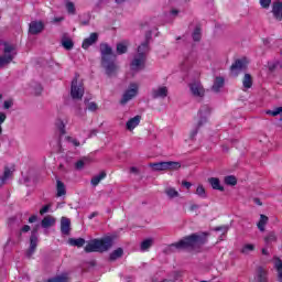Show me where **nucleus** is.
Wrapping results in <instances>:
<instances>
[{
    "instance_id": "f8f14e48",
    "label": "nucleus",
    "mask_w": 282,
    "mask_h": 282,
    "mask_svg": "<svg viewBox=\"0 0 282 282\" xmlns=\"http://www.w3.org/2000/svg\"><path fill=\"white\" fill-rule=\"evenodd\" d=\"M149 41H151V34H147L144 42L139 45L137 56H145L147 58V54L150 52Z\"/></svg>"
},
{
    "instance_id": "dca6fc26",
    "label": "nucleus",
    "mask_w": 282,
    "mask_h": 282,
    "mask_svg": "<svg viewBox=\"0 0 282 282\" xmlns=\"http://www.w3.org/2000/svg\"><path fill=\"white\" fill-rule=\"evenodd\" d=\"M72 230V220L67 217H62L61 219V232L62 235H69Z\"/></svg>"
},
{
    "instance_id": "4d7b16f0",
    "label": "nucleus",
    "mask_w": 282,
    "mask_h": 282,
    "mask_svg": "<svg viewBox=\"0 0 282 282\" xmlns=\"http://www.w3.org/2000/svg\"><path fill=\"white\" fill-rule=\"evenodd\" d=\"M3 107H4V109H10V107H12V100H6L3 102Z\"/></svg>"
},
{
    "instance_id": "6e6d98bb",
    "label": "nucleus",
    "mask_w": 282,
    "mask_h": 282,
    "mask_svg": "<svg viewBox=\"0 0 282 282\" xmlns=\"http://www.w3.org/2000/svg\"><path fill=\"white\" fill-rule=\"evenodd\" d=\"M219 230H223L224 232H228V227L227 226H221V227H216L215 231L219 232Z\"/></svg>"
},
{
    "instance_id": "423d86ee",
    "label": "nucleus",
    "mask_w": 282,
    "mask_h": 282,
    "mask_svg": "<svg viewBox=\"0 0 282 282\" xmlns=\"http://www.w3.org/2000/svg\"><path fill=\"white\" fill-rule=\"evenodd\" d=\"M70 96L73 100H82L85 96V87L83 83H78V77H75L72 82Z\"/></svg>"
},
{
    "instance_id": "4be33fe9",
    "label": "nucleus",
    "mask_w": 282,
    "mask_h": 282,
    "mask_svg": "<svg viewBox=\"0 0 282 282\" xmlns=\"http://www.w3.org/2000/svg\"><path fill=\"white\" fill-rule=\"evenodd\" d=\"M257 282H268V271L263 267L257 269Z\"/></svg>"
},
{
    "instance_id": "20e7f679",
    "label": "nucleus",
    "mask_w": 282,
    "mask_h": 282,
    "mask_svg": "<svg viewBox=\"0 0 282 282\" xmlns=\"http://www.w3.org/2000/svg\"><path fill=\"white\" fill-rule=\"evenodd\" d=\"M1 45H3L4 48L3 54L0 56V69L3 67H8V65H10V63H12L14 61V57L17 56L14 45L0 40V46Z\"/></svg>"
},
{
    "instance_id": "cd10ccee",
    "label": "nucleus",
    "mask_w": 282,
    "mask_h": 282,
    "mask_svg": "<svg viewBox=\"0 0 282 282\" xmlns=\"http://www.w3.org/2000/svg\"><path fill=\"white\" fill-rule=\"evenodd\" d=\"M69 246H75L76 248H83L85 246V238H69Z\"/></svg>"
},
{
    "instance_id": "c756f323",
    "label": "nucleus",
    "mask_w": 282,
    "mask_h": 282,
    "mask_svg": "<svg viewBox=\"0 0 282 282\" xmlns=\"http://www.w3.org/2000/svg\"><path fill=\"white\" fill-rule=\"evenodd\" d=\"M56 191L57 197H63V195H66L67 191L65 189V183L62 181H57Z\"/></svg>"
},
{
    "instance_id": "412c9836",
    "label": "nucleus",
    "mask_w": 282,
    "mask_h": 282,
    "mask_svg": "<svg viewBox=\"0 0 282 282\" xmlns=\"http://www.w3.org/2000/svg\"><path fill=\"white\" fill-rule=\"evenodd\" d=\"M268 221H270V218L261 214L260 220L257 223V228L260 230V232H265V226H268Z\"/></svg>"
},
{
    "instance_id": "f257e3e1",
    "label": "nucleus",
    "mask_w": 282,
    "mask_h": 282,
    "mask_svg": "<svg viewBox=\"0 0 282 282\" xmlns=\"http://www.w3.org/2000/svg\"><path fill=\"white\" fill-rule=\"evenodd\" d=\"M208 242V232L192 234L184 237L178 242L172 243L165 248V254H172V252H178L180 250H194L199 252L202 246Z\"/></svg>"
},
{
    "instance_id": "09e8293b",
    "label": "nucleus",
    "mask_w": 282,
    "mask_h": 282,
    "mask_svg": "<svg viewBox=\"0 0 282 282\" xmlns=\"http://www.w3.org/2000/svg\"><path fill=\"white\" fill-rule=\"evenodd\" d=\"M270 3H272V0H260L262 8H270Z\"/></svg>"
},
{
    "instance_id": "c03bdc74",
    "label": "nucleus",
    "mask_w": 282,
    "mask_h": 282,
    "mask_svg": "<svg viewBox=\"0 0 282 282\" xmlns=\"http://www.w3.org/2000/svg\"><path fill=\"white\" fill-rule=\"evenodd\" d=\"M66 10L69 14H76V7H74V2L66 3Z\"/></svg>"
},
{
    "instance_id": "9d476101",
    "label": "nucleus",
    "mask_w": 282,
    "mask_h": 282,
    "mask_svg": "<svg viewBox=\"0 0 282 282\" xmlns=\"http://www.w3.org/2000/svg\"><path fill=\"white\" fill-rule=\"evenodd\" d=\"M189 90L194 98H204V96H206V89H204L200 82L189 84Z\"/></svg>"
},
{
    "instance_id": "338daca9",
    "label": "nucleus",
    "mask_w": 282,
    "mask_h": 282,
    "mask_svg": "<svg viewBox=\"0 0 282 282\" xmlns=\"http://www.w3.org/2000/svg\"><path fill=\"white\" fill-rule=\"evenodd\" d=\"M130 173H138V167L135 166L130 167Z\"/></svg>"
},
{
    "instance_id": "69168bd1",
    "label": "nucleus",
    "mask_w": 282,
    "mask_h": 282,
    "mask_svg": "<svg viewBox=\"0 0 282 282\" xmlns=\"http://www.w3.org/2000/svg\"><path fill=\"white\" fill-rule=\"evenodd\" d=\"M94 217H98V212H94L88 216V219H94Z\"/></svg>"
},
{
    "instance_id": "a878e982",
    "label": "nucleus",
    "mask_w": 282,
    "mask_h": 282,
    "mask_svg": "<svg viewBox=\"0 0 282 282\" xmlns=\"http://www.w3.org/2000/svg\"><path fill=\"white\" fill-rule=\"evenodd\" d=\"M208 182H209L212 188H214V191L224 192V186H221V182L219 181V178L210 177V178H208Z\"/></svg>"
},
{
    "instance_id": "58836bf2",
    "label": "nucleus",
    "mask_w": 282,
    "mask_h": 282,
    "mask_svg": "<svg viewBox=\"0 0 282 282\" xmlns=\"http://www.w3.org/2000/svg\"><path fill=\"white\" fill-rule=\"evenodd\" d=\"M196 195H198V197H202L203 199H206L207 195H206V189L204 188L203 185H198L196 188Z\"/></svg>"
},
{
    "instance_id": "bf43d9fd",
    "label": "nucleus",
    "mask_w": 282,
    "mask_h": 282,
    "mask_svg": "<svg viewBox=\"0 0 282 282\" xmlns=\"http://www.w3.org/2000/svg\"><path fill=\"white\" fill-rule=\"evenodd\" d=\"M170 14H172V17H177V15L180 14V10H177V9H172V10L170 11Z\"/></svg>"
},
{
    "instance_id": "39448f33",
    "label": "nucleus",
    "mask_w": 282,
    "mask_h": 282,
    "mask_svg": "<svg viewBox=\"0 0 282 282\" xmlns=\"http://www.w3.org/2000/svg\"><path fill=\"white\" fill-rule=\"evenodd\" d=\"M149 166L152 171H180V169H182V163L177 161H162L150 163Z\"/></svg>"
},
{
    "instance_id": "3c124183",
    "label": "nucleus",
    "mask_w": 282,
    "mask_h": 282,
    "mask_svg": "<svg viewBox=\"0 0 282 282\" xmlns=\"http://www.w3.org/2000/svg\"><path fill=\"white\" fill-rule=\"evenodd\" d=\"M199 127H202V126H199V123H197V127L194 130H192V132L189 134L192 140H193V138H195V135H197V133L199 131Z\"/></svg>"
},
{
    "instance_id": "2eb2a0df",
    "label": "nucleus",
    "mask_w": 282,
    "mask_h": 282,
    "mask_svg": "<svg viewBox=\"0 0 282 282\" xmlns=\"http://www.w3.org/2000/svg\"><path fill=\"white\" fill-rule=\"evenodd\" d=\"M98 43V33H91L89 37H86L82 44L83 50H89L91 45Z\"/></svg>"
},
{
    "instance_id": "864d4df0",
    "label": "nucleus",
    "mask_w": 282,
    "mask_h": 282,
    "mask_svg": "<svg viewBox=\"0 0 282 282\" xmlns=\"http://www.w3.org/2000/svg\"><path fill=\"white\" fill-rule=\"evenodd\" d=\"M68 142H70V144H74V147H80V142H78L76 139L74 138H69L68 137Z\"/></svg>"
},
{
    "instance_id": "052dcab7",
    "label": "nucleus",
    "mask_w": 282,
    "mask_h": 282,
    "mask_svg": "<svg viewBox=\"0 0 282 282\" xmlns=\"http://www.w3.org/2000/svg\"><path fill=\"white\" fill-rule=\"evenodd\" d=\"M36 219H39V217L36 215H33L29 218V224H34V221H36Z\"/></svg>"
},
{
    "instance_id": "680f3d73",
    "label": "nucleus",
    "mask_w": 282,
    "mask_h": 282,
    "mask_svg": "<svg viewBox=\"0 0 282 282\" xmlns=\"http://www.w3.org/2000/svg\"><path fill=\"white\" fill-rule=\"evenodd\" d=\"M198 208H199V205L193 204V205H191L189 210L193 213L194 210H197Z\"/></svg>"
},
{
    "instance_id": "f03ea898",
    "label": "nucleus",
    "mask_w": 282,
    "mask_h": 282,
    "mask_svg": "<svg viewBox=\"0 0 282 282\" xmlns=\"http://www.w3.org/2000/svg\"><path fill=\"white\" fill-rule=\"evenodd\" d=\"M101 67L106 69L107 76H116L118 66L116 65V56H113V48L107 43L100 44Z\"/></svg>"
},
{
    "instance_id": "1a4fd4ad",
    "label": "nucleus",
    "mask_w": 282,
    "mask_h": 282,
    "mask_svg": "<svg viewBox=\"0 0 282 282\" xmlns=\"http://www.w3.org/2000/svg\"><path fill=\"white\" fill-rule=\"evenodd\" d=\"M147 66V58L145 56L134 55L131 64L130 69L131 72H141Z\"/></svg>"
},
{
    "instance_id": "4468645a",
    "label": "nucleus",
    "mask_w": 282,
    "mask_h": 282,
    "mask_svg": "<svg viewBox=\"0 0 282 282\" xmlns=\"http://www.w3.org/2000/svg\"><path fill=\"white\" fill-rule=\"evenodd\" d=\"M39 246V236H35L34 234L30 237V247L26 251L28 259L32 258V254L36 252V247Z\"/></svg>"
},
{
    "instance_id": "de8ad7c7",
    "label": "nucleus",
    "mask_w": 282,
    "mask_h": 282,
    "mask_svg": "<svg viewBox=\"0 0 282 282\" xmlns=\"http://www.w3.org/2000/svg\"><path fill=\"white\" fill-rule=\"evenodd\" d=\"M88 111H96V109H98V105H96V102H90L87 106Z\"/></svg>"
},
{
    "instance_id": "5fc2aeb1",
    "label": "nucleus",
    "mask_w": 282,
    "mask_h": 282,
    "mask_svg": "<svg viewBox=\"0 0 282 282\" xmlns=\"http://www.w3.org/2000/svg\"><path fill=\"white\" fill-rule=\"evenodd\" d=\"M50 210V205H45L40 209V215H45Z\"/></svg>"
},
{
    "instance_id": "a211bd4d",
    "label": "nucleus",
    "mask_w": 282,
    "mask_h": 282,
    "mask_svg": "<svg viewBox=\"0 0 282 282\" xmlns=\"http://www.w3.org/2000/svg\"><path fill=\"white\" fill-rule=\"evenodd\" d=\"M169 96V88L166 86L159 87L152 90V98H166Z\"/></svg>"
},
{
    "instance_id": "49530a36",
    "label": "nucleus",
    "mask_w": 282,
    "mask_h": 282,
    "mask_svg": "<svg viewBox=\"0 0 282 282\" xmlns=\"http://www.w3.org/2000/svg\"><path fill=\"white\" fill-rule=\"evenodd\" d=\"M30 230H32V228L30 227V225H24V226L20 229L19 237H21V234H22V232H30Z\"/></svg>"
},
{
    "instance_id": "774afa93",
    "label": "nucleus",
    "mask_w": 282,
    "mask_h": 282,
    "mask_svg": "<svg viewBox=\"0 0 282 282\" xmlns=\"http://www.w3.org/2000/svg\"><path fill=\"white\" fill-rule=\"evenodd\" d=\"M262 254H264V256H268V254H270V252L268 251V249H262Z\"/></svg>"
},
{
    "instance_id": "6e6552de",
    "label": "nucleus",
    "mask_w": 282,
    "mask_h": 282,
    "mask_svg": "<svg viewBox=\"0 0 282 282\" xmlns=\"http://www.w3.org/2000/svg\"><path fill=\"white\" fill-rule=\"evenodd\" d=\"M248 68V62L246 58L236 59L235 63L230 66V72L232 76H239L241 72Z\"/></svg>"
},
{
    "instance_id": "0eeeda50",
    "label": "nucleus",
    "mask_w": 282,
    "mask_h": 282,
    "mask_svg": "<svg viewBox=\"0 0 282 282\" xmlns=\"http://www.w3.org/2000/svg\"><path fill=\"white\" fill-rule=\"evenodd\" d=\"M138 89H139L138 84L135 83L130 84L129 89L124 91V94L122 95V98L120 99V105L124 106L130 100H133V98L138 96Z\"/></svg>"
},
{
    "instance_id": "473e14b6",
    "label": "nucleus",
    "mask_w": 282,
    "mask_h": 282,
    "mask_svg": "<svg viewBox=\"0 0 282 282\" xmlns=\"http://www.w3.org/2000/svg\"><path fill=\"white\" fill-rule=\"evenodd\" d=\"M151 246H153V239L148 238L141 242L140 249L142 252H147V250H149V248H151Z\"/></svg>"
},
{
    "instance_id": "4c0bfd02",
    "label": "nucleus",
    "mask_w": 282,
    "mask_h": 282,
    "mask_svg": "<svg viewBox=\"0 0 282 282\" xmlns=\"http://www.w3.org/2000/svg\"><path fill=\"white\" fill-rule=\"evenodd\" d=\"M265 243H273L276 241V234L274 231L269 232L264 238Z\"/></svg>"
},
{
    "instance_id": "5701e85b",
    "label": "nucleus",
    "mask_w": 282,
    "mask_h": 282,
    "mask_svg": "<svg viewBox=\"0 0 282 282\" xmlns=\"http://www.w3.org/2000/svg\"><path fill=\"white\" fill-rule=\"evenodd\" d=\"M62 46L64 47V50H74V41H72V39H69L67 36V34H64L62 36Z\"/></svg>"
},
{
    "instance_id": "13d9d810",
    "label": "nucleus",
    "mask_w": 282,
    "mask_h": 282,
    "mask_svg": "<svg viewBox=\"0 0 282 282\" xmlns=\"http://www.w3.org/2000/svg\"><path fill=\"white\" fill-rule=\"evenodd\" d=\"M182 186H184L185 188H191L192 186H193V184H191V182H188V181H183L182 182Z\"/></svg>"
},
{
    "instance_id": "ddd939ff",
    "label": "nucleus",
    "mask_w": 282,
    "mask_h": 282,
    "mask_svg": "<svg viewBox=\"0 0 282 282\" xmlns=\"http://www.w3.org/2000/svg\"><path fill=\"white\" fill-rule=\"evenodd\" d=\"M45 30V24H43L42 21H32L29 25V32L30 34H41Z\"/></svg>"
},
{
    "instance_id": "7ed1b4c3",
    "label": "nucleus",
    "mask_w": 282,
    "mask_h": 282,
    "mask_svg": "<svg viewBox=\"0 0 282 282\" xmlns=\"http://www.w3.org/2000/svg\"><path fill=\"white\" fill-rule=\"evenodd\" d=\"M113 247V238L105 237L101 239L90 240L86 247L85 252H107Z\"/></svg>"
},
{
    "instance_id": "2f4dec72",
    "label": "nucleus",
    "mask_w": 282,
    "mask_h": 282,
    "mask_svg": "<svg viewBox=\"0 0 282 282\" xmlns=\"http://www.w3.org/2000/svg\"><path fill=\"white\" fill-rule=\"evenodd\" d=\"M165 195H167L170 199H175V197H180V192H177L174 187H167L165 188Z\"/></svg>"
},
{
    "instance_id": "aec40b11",
    "label": "nucleus",
    "mask_w": 282,
    "mask_h": 282,
    "mask_svg": "<svg viewBox=\"0 0 282 282\" xmlns=\"http://www.w3.org/2000/svg\"><path fill=\"white\" fill-rule=\"evenodd\" d=\"M224 85H225L224 77H216L214 80V85L212 86V91H215V94H219Z\"/></svg>"
},
{
    "instance_id": "603ef678",
    "label": "nucleus",
    "mask_w": 282,
    "mask_h": 282,
    "mask_svg": "<svg viewBox=\"0 0 282 282\" xmlns=\"http://www.w3.org/2000/svg\"><path fill=\"white\" fill-rule=\"evenodd\" d=\"M105 3H107V0H98L95 4V8L100 9L102 6H105Z\"/></svg>"
},
{
    "instance_id": "e2e57ef3",
    "label": "nucleus",
    "mask_w": 282,
    "mask_h": 282,
    "mask_svg": "<svg viewBox=\"0 0 282 282\" xmlns=\"http://www.w3.org/2000/svg\"><path fill=\"white\" fill-rule=\"evenodd\" d=\"M64 18L63 17H59V18H54L52 23H61V21H63Z\"/></svg>"
},
{
    "instance_id": "bb28decb",
    "label": "nucleus",
    "mask_w": 282,
    "mask_h": 282,
    "mask_svg": "<svg viewBox=\"0 0 282 282\" xmlns=\"http://www.w3.org/2000/svg\"><path fill=\"white\" fill-rule=\"evenodd\" d=\"M274 268L278 272V282H282V260L274 257Z\"/></svg>"
},
{
    "instance_id": "9b49d317",
    "label": "nucleus",
    "mask_w": 282,
    "mask_h": 282,
    "mask_svg": "<svg viewBox=\"0 0 282 282\" xmlns=\"http://www.w3.org/2000/svg\"><path fill=\"white\" fill-rule=\"evenodd\" d=\"M198 127L206 124V122H208V116H210V107L208 105H203L198 111Z\"/></svg>"
},
{
    "instance_id": "393cba45",
    "label": "nucleus",
    "mask_w": 282,
    "mask_h": 282,
    "mask_svg": "<svg viewBox=\"0 0 282 282\" xmlns=\"http://www.w3.org/2000/svg\"><path fill=\"white\" fill-rule=\"evenodd\" d=\"M56 224V218L52 216H46L42 219L41 226L42 228H52Z\"/></svg>"
},
{
    "instance_id": "6ab92c4d",
    "label": "nucleus",
    "mask_w": 282,
    "mask_h": 282,
    "mask_svg": "<svg viewBox=\"0 0 282 282\" xmlns=\"http://www.w3.org/2000/svg\"><path fill=\"white\" fill-rule=\"evenodd\" d=\"M272 13L278 21L282 20V2L278 1L273 3Z\"/></svg>"
},
{
    "instance_id": "e433bc0d",
    "label": "nucleus",
    "mask_w": 282,
    "mask_h": 282,
    "mask_svg": "<svg viewBox=\"0 0 282 282\" xmlns=\"http://www.w3.org/2000/svg\"><path fill=\"white\" fill-rule=\"evenodd\" d=\"M127 50H128L127 44H124L123 42L117 44V54L119 55L127 54Z\"/></svg>"
},
{
    "instance_id": "7c9ffc66",
    "label": "nucleus",
    "mask_w": 282,
    "mask_h": 282,
    "mask_svg": "<svg viewBox=\"0 0 282 282\" xmlns=\"http://www.w3.org/2000/svg\"><path fill=\"white\" fill-rule=\"evenodd\" d=\"M12 176V172L10 171L9 167L4 169L3 175L0 176V188L8 182V178Z\"/></svg>"
},
{
    "instance_id": "f704fd0d",
    "label": "nucleus",
    "mask_w": 282,
    "mask_h": 282,
    "mask_svg": "<svg viewBox=\"0 0 282 282\" xmlns=\"http://www.w3.org/2000/svg\"><path fill=\"white\" fill-rule=\"evenodd\" d=\"M88 163H89V159L87 158L80 159L75 163L76 171H83V169H85V164H88Z\"/></svg>"
},
{
    "instance_id": "f3484780",
    "label": "nucleus",
    "mask_w": 282,
    "mask_h": 282,
    "mask_svg": "<svg viewBox=\"0 0 282 282\" xmlns=\"http://www.w3.org/2000/svg\"><path fill=\"white\" fill-rule=\"evenodd\" d=\"M140 120H142V116L140 115H137L135 117L130 118L126 123V129L128 131H133V129H135V127L140 124Z\"/></svg>"
},
{
    "instance_id": "a19ab883",
    "label": "nucleus",
    "mask_w": 282,
    "mask_h": 282,
    "mask_svg": "<svg viewBox=\"0 0 282 282\" xmlns=\"http://www.w3.org/2000/svg\"><path fill=\"white\" fill-rule=\"evenodd\" d=\"M56 127H57V129H58L61 135H65V133H66V132H65V122H63V120L58 119V120L56 121Z\"/></svg>"
},
{
    "instance_id": "79ce46f5",
    "label": "nucleus",
    "mask_w": 282,
    "mask_h": 282,
    "mask_svg": "<svg viewBox=\"0 0 282 282\" xmlns=\"http://www.w3.org/2000/svg\"><path fill=\"white\" fill-rule=\"evenodd\" d=\"M193 41H200L202 40V30L196 28L192 34Z\"/></svg>"
},
{
    "instance_id": "72a5a7b5",
    "label": "nucleus",
    "mask_w": 282,
    "mask_h": 282,
    "mask_svg": "<svg viewBox=\"0 0 282 282\" xmlns=\"http://www.w3.org/2000/svg\"><path fill=\"white\" fill-rule=\"evenodd\" d=\"M242 85L245 89H250V87H252V76L250 74H245Z\"/></svg>"
},
{
    "instance_id": "ea45409f",
    "label": "nucleus",
    "mask_w": 282,
    "mask_h": 282,
    "mask_svg": "<svg viewBox=\"0 0 282 282\" xmlns=\"http://www.w3.org/2000/svg\"><path fill=\"white\" fill-rule=\"evenodd\" d=\"M254 245H245L241 249L242 254H250V252H253Z\"/></svg>"
},
{
    "instance_id": "c9c22d12",
    "label": "nucleus",
    "mask_w": 282,
    "mask_h": 282,
    "mask_svg": "<svg viewBox=\"0 0 282 282\" xmlns=\"http://www.w3.org/2000/svg\"><path fill=\"white\" fill-rule=\"evenodd\" d=\"M225 184H227V186H237V177L232 175L226 176Z\"/></svg>"
},
{
    "instance_id": "8fccbe9b",
    "label": "nucleus",
    "mask_w": 282,
    "mask_h": 282,
    "mask_svg": "<svg viewBox=\"0 0 282 282\" xmlns=\"http://www.w3.org/2000/svg\"><path fill=\"white\" fill-rule=\"evenodd\" d=\"M43 91V86L41 84L35 85V96H41V93Z\"/></svg>"
},
{
    "instance_id": "b1692460",
    "label": "nucleus",
    "mask_w": 282,
    "mask_h": 282,
    "mask_svg": "<svg viewBox=\"0 0 282 282\" xmlns=\"http://www.w3.org/2000/svg\"><path fill=\"white\" fill-rule=\"evenodd\" d=\"M124 254V249L122 248H117L116 250H113L110 256H109V260L110 261H118V259H122V256Z\"/></svg>"
},
{
    "instance_id": "a18cd8bd",
    "label": "nucleus",
    "mask_w": 282,
    "mask_h": 282,
    "mask_svg": "<svg viewBox=\"0 0 282 282\" xmlns=\"http://www.w3.org/2000/svg\"><path fill=\"white\" fill-rule=\"evenodd\" d=\"M6 118H8V116H6L4 112H0V135L3 133V128L1 126L6 122Z\"/></svg>"
},
{
    "instance_id": "37998d69",
    "label": "nucleus",
    "mask_w": 282,
    "mask_h": 282,
    "mask_svg": "<svg viewBox=\"0 0 282 282\" xmlns=\"http://www.w3.org/2000/svg\"><path fill=\"white\" fill-rule=\"evenodd\" d=\"M268 116H272L273 118H276L280 113H282V107H278L274 110H268Z\"/></svg>"
},
{
    "instance_id": "c85d7f7f",
    "label": "nucleus",
    "mask_w": 282,
    "mask_h": 282,
    "mask_svg": "<svg viewBox=\"0 0 282 282\" xmlns=\"http://www.w3.org/2000/svg\"><path fill=\"white\" fill-rule=\"evenodd\" d=\"M105 177H107V173L101 172L91 178L90 184L93 186H98L100 184V182H102V180H105Z\"/></svg>"
},
{
    "instance_id": "0e129e2a",
    "label": "nucleus",
    "mask_w": 282,
    "mask_h": 282,
    "mask_svg": "<svg viewBox=\"0 0 282 282\" xmlns=\"http://www.w3.org/2000/svg\"><path fill=\"white\" fill-rule=\"evenodd\" d=\"M31 235H34L35 237H39V227H35V228L32 230Z\"/></svg>"
}]
</instances>
